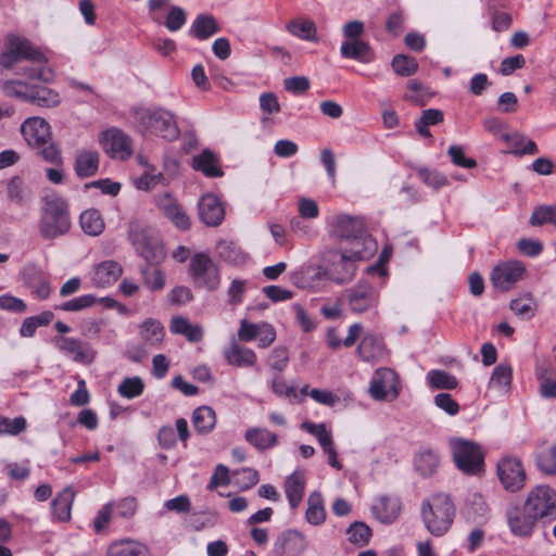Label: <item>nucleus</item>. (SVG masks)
Wrapping results in <instances>:
<instances>
[{"label":"nucleus","mask_w":556,"mask_h":556,"mask_svg":"<svg viewBox=\"0 0 556 556\" xmlns=\"http://www.w3.org/2000/svg\"><path fill=\"white\" fill-rule=\"evenodd\" d=\"M348 540L356 546H365L371 538V529L362 521L353 522L346 530Z\"/></svg>","instance_id":"48"},{"label":"nucleus","mask_w":556,"mask_h":556,"mask_svg":"<svg viewBox=\"0 0 556 556\" xmlns=\"http://www.w3.org/2000/svg\"><path fill=\"white\" fill-rule=\"evenodd\" d=\"M123 274L122 265L113 260L97 264L91 271V282L97 288H106L118 280Z\"/></svg>","instance_id":"19"},{"label":"nucleus","mask_w":556,"mask_h":556,"mask_svg":"<svg viewBox=\"0 0 556 556\" xmlns=\"http://www.w3.org/2000/svg\"><path fill=\"white\" fill-rule=\"evenodd\" d=\"M502 140L507 144L509 152L516 155H533L538 153L536 143L518 131L503 134Z\"/></svg>","instance_id":"28"},{"label":"nucleus","mask_w":556,"mask_h":556,"mask_svg":"<svg viewBox=\"0 0 556 556\" xmlns=\"http://www.w3.org/2000/svg\"><path fill=\"white\" fill-rule=\"evenodd\" d=\"M26 428L27 421L23 416L13 419L0 416V435H17L25 431Z\"/></svg>","instance_id":"54"},{"label":"nucleus","mask_w":556,"mask_h":556,"mask_svg":"<svg viewBox=\"0 0 556 556\" xmlns=\"http://www.w3.org/2000/svg\"><path fill=\"white\" fill-rule=\"evenodd\" d=\"M28 102L41 108H55L61 103L58 91L46 86H30Z\"/></svg>","instance_id":"33"},{"label":"nucleus","mask_w":556,"mask_h":556,"mask_svg":"<svg viewBox=\"0 0 556 556\" xmlns=\"http://www.w3.org/2000/svg\"><path fill=\"white\" fill-rule=\"evenodd\" d=\"M223 355L229 365L236 367H252L257 361L253 350L240 345L236 340H232L229 346L224 349Z\"/></svg>","instance_id":"22"},{"label":"nucleus","mask_w":556,"mask_h":556,"mask_svg":"<svg viewBox=\"0 0 556 556\" xmlns=\"http://www.w3.org/2000/svg\"><path fill=\"white\" fill-rule=\"evenodd\" d=\"M417 174L425 185L433 189H439L448 184L447 178L435 169L419 167Z\"/></svg>","instance_id":"55"},{"label":"nucleus","mask_w":556,"mask_h":556,"mask_svg":"<svg viewBox=\"0 0 556 556\" xmlns=\"http://www.w3.org/2000/svg\"><path fill=\"white\" fill-rule=\"evenodd\" d=\"M340 53L344 59L361 63H369L374 58L370 45L363 39L344 40L340 47Z\"/></svg>","instance_id":"25"},{"label":"nucleus","mask_w":556,"mask_h":556,"mask_svg":"<svg viewBox=\"0 0 556 556\" xmlns=\"http://www.w3.org/2000/svg\"><path fill=\"white\" fill-rule=\"evenodd\" d=\"M169 330L174 334L185 337L191 343L201 342L204 336L203 329L199 324H192L180 315L174 316L170 319Z\"/></svg>","instance_id":"26"},{"label":"nucleus","mask_w":556,"mask_h":556,"mask_svg":"<svg viewBox=\"0 0 556 556\" xmlns=\"http://www.w3.org/2000/svg\"><path fill=\"white\" fill-rule=\"evenodd\" d=\"M371 510L380 522L392 523L399 518L402 504L396 496L382 495L375 501Z\"/></svg>","instance_id":"20"},{"label":"nucleus","mask_w":556,"mask_h":556,"mask_svg":"<svg viewBox=\"0 0 556 556\" xmlns=\"http://www.w3.org/2000/svg\"><path fill=\"white\" fill-rule=\"evenodd\" d=\"M302 428L316 437L321 448L333 444L331 433L326 429L325 424H313L309 421H304L302 424Z\"/></svg>","instance_id":"56"},{"label":"nucleus","mask_w":556,"mask_h":556,"mask_svg":"<svg viewBox=\"0 0 556 556\" xmlns=\"http://www.w3.org/2000/svg\"><path fill=\"white\" fill-rule=\"evenodd\" d=\"M236 482L242 490H249L252 486L256 485L260 476L258 472L252 468H242L240 470L235 471Z\"/></svg>","instance_id":"60"},{"label":"nucleus","mask_w":556,"mask_h":556,"mask_svg":"<svg viewBox=\"0 0 556 556\" xmlns=\"http://www.w3.org/2000/svg\"><path fill=\"white\" fill-rule=\"evenodd\" d=\"M326 515L321 494L319 492H313L307 500V509L305 513L306 521L312 526H320L325 522Z\"/></svg>","instance_id":"37"},{"label":"nucleus","mask_w":556,"mask_h":556,"mask_svg":"<svg viewBox=\"0 0 556 556\" xmlns=\"http://www.w3.org/2000/svg\"><path fill=\"white\" fill-rule=\"evenodd\" d=\"M510 309L523 319H530L535 315L536 302L530 295L526 294L510 301Z\"/></svg>","instance_id":"45"},{"label":"nucleus","mask_w":556,"mask_h":556,"mask_svg":"<svg viewBox=\"0 0 556 556\" xmlns=\"http://www.w3.org/2000/svg\"><path fill=\"white\" fill-rule=\"evenodd\" d=\"M23 61L33 62L30 66L21 67L23 75L27 78L43 81L50 79L51 73L43 66L42 53L35 50L27 40L10 35L1 54L0 66L10 70Z\"/></svg>","instance_id":"1"},{"label":"nucleus","mask_w":556,"mask_h":556,"mask_svg":"<svg viewBox=\"0 0 556 556\" xmlns=\"http://www.w3.org/2000/svg\"><path fill=\"white\" fill-rule=\"evenodd\" d=\"M357 353L366 362L379 358L383 354L381 339L375 333H366L358 344Z\"/></svg>","instance_id":"34"},{"label":"nucleus","mask_w":556,"mask_h":556,"mask_svg":"<svg viewBox=\"0 0 556 556\" xmlns=\"http://www.w3.org/2000/svg\"><path fill=\"white\" fill-rule=\"evenodd\" d=\"M2 89L9 97L18 98L25 101L29 100L30 86L21 80H8L3 83Z\"/></svg>","instance_id":"58"},{"label":"nucleus","mask_w":556,"mask_h":556,"mask_svg":"<svg viewBox=\"0 0 556 556\" xmlns=\"http://www.w3.org/2000/svg\"><path fill=\"white\" fill-rule=\"evenodd\" d=\"M329 227L332 236L346 243L366 231L365 224L361 218L344 214L334 216L330 220Z\"/></svg>","instance_id":"16"},{"label":"nucleus","mask_w":556,"mask_h":556,"mask_svg":"<svg viewBox=\"0 0 556 556\" xmlns=\"http://www.w3.org/2000/svg\"><path fill=\"white\" fill-rule=\"evenodd\" d=\"M21 132L27 144L33 148L43 147L51 136L49 123L39 116L25 119L21 125Z\"/></svg>","instance_id":"15"},{"label":"nucleus","mask_w":556,"mask_h":556,"mask_svg":"<svg viewBox=\"0 0 556 556\" xmlns=\"http://www.w3.org/2000/svg\"><path fill=\"white\" fill-rule=\"evenodd\" d=\"M199 216L207 226L219 225L225 216V210L220 201L214 194L203 195L199 202Z\"/></svg>","instance_id":"21"},{"label":"nucleus","mask_w":556,"mask_h":556,"mask_svg":"<svg viewBox=\"0 0 556 556\" xmlns=\"http://www.w3.org/2000/svg\"><path fill=\"white\" fill-rule=\"evenodd\" d=\"M305 488V473L296 470L285 482V492L292 508H296L302 501Z\"/></svg>","instance_id":"32"},{"label":"nucleus","mask_w":556,"mask_h":556,"mask_svg":"<svg viewBox=\"0 0 556 556\" xmlns=\"http://www.w3.org/2000/svg\"><path fill=\"white\" fill-rule=\"evenodd\" d=\"M144 383L140 377H127L118 384L117 391L121 396L131 400L142 394Z\"/></svg>","instance_id":"50"},{"label":"nucleus","mask_w":556,"mask_h":556,"mask_svg":"<svg viewBox=\"0 0 556 556\" xmlns=\"http://www.w3.org/2000/svg\"><path fill=\"white\" fill-rule=\"evenodd\" d=\"M100 144L104 152L118 160H127L132 152L130 138L117 128L104 130L100 136Z\"/></svg>","instance_id":"11"},{"label":"nucleus","mask_w":556,"mask_h":556,"mask_svg":"<svg viewBox=\"0 0 556 556\" xmlns=\"http://www.w3.org/2000/svg\"><path fill=\"white\" fill-rule=\"evenodd\" d=\"M280 555L300 554L306 548L305 536L295 530L285 532L277 542Z\"/></svg>","instance_id":"31"},{"label":"nucleus","mask_w":556,"mask_h":556,"mask_svg":"<svg viewBox=\"0 0 556 556\" xmlns=\"http://www.w3.org/2000/svg\"><path fill=\"white\" fill-rule=\"evenodd\" d=\"M507 520L509 529L515 535L528 536L532 533L539 519L533 514H530L523 504L522 508L515 506L508 509Z\"/></svg>","instance_id":"18"},{"label":"nucleus","mask_w":556,"mask_h":556,"mask_svg":"<svg viewBox=\"0 0 556 556\" xmlns=\"http://www.w3.org/2000/svg\"><path fill=\"white\" fill-rule=\"evenodd\" d=\"M392 67L400 76H412L418 70L417 61L404 54H397L392 60Z\"/></svg>","instance_id":"53"},{"label":"nucleus","mask_w":556,"mask_h":556,"mask_svg":"<svg viewBox=\"0 0 556 556\" xmlns=\"http://www.w3.org/2000/svg\"><path fill=\"white\" fill-rule=\"evenodd\" d=\"M465 511L471 517H483L488 511V505L480 493L470 492L465 500Z\"/></svg>","instance_id":"52"},{"label":"nucleus","mask_w":556,"mask_h":556,"mask_svg":"<svg viewBox=\"0 0 556 556\" xmlns=\"http://www.w3.org/2000/svg\"><path fill=\"white\" fill-rule=\"evenodd\" d=\"M546 223L556 226V206H540L534 210L530 217L532 226H541Z\"/></svg>","instance_id":"57"},{"label":"nucleus","mask_w":556,"mask_h":556,"mask_svg":"<svg viewBox=\"0 0 556 556\" xmlns=\"http://www.w3.org/2000/svg\"><path fill=\"white\" fill-rule=\"evenodd\" d=\"M497 477L503 488L511 493L520 491L526 484V470L521 462L511 456L497 463Z\"/></svg>","instance_id":"10"},{"label":"nucleus","mask_w":556,"mask_h":556,"mask_svg":"<svg viewBox=\"0 0 556 556\" xmlns=\"http://www.w3.org/2000/svg\"><path fill=\"white\" fill-rule=\"evenodd\" d=\"M53 342L60 352L76 363L90 364L94 359V351L76 338L55 337Z\"/></svg>","instance_id":"17"},{"label":"nucleus","mask_w":556,"mask_h":556,"mask_svg":"<svg viewBox=\"0 0 556 556\" xmlns=\"http://www.w3.org/2000/svg\"><path fill=\"white\" fill-rule=\"evenodd\" d=\"M7 190L8 198L16 205H23L29 200V195L24 187L23 180L17 176L9 180Z\"/></svg>","instance_id":"51"},{"label":"nucleus","mask_w":556,"mask_h":556,"mask_svg":"<svg viewBox=\"0 0 556 556\" xmlns=\"http://www.w3.org/2000/svg\"><path fill=\"white\" fill-rule=\"evenodd\" d=\"M539 468L548 475H556V445L548 447L538 456Z\"/></svg>","instance_id":"59"},{"label":"nucleus","mask_w":556,"mask_h":556,"mask_svg":"<svg viewBox=\"0 0 556 556\" xmlns=\"http://www.w3.org/2000/svg\"><path fill=\"white\" fill-rule=\"evenodd\" d=\"M456 467L465 475L480 476L484 471V454L477 443L462 438L450 441Z\"/></svg>","instance_id":"6"},{"label":"nucleus","mask_w":556,"mask_h":556,"mask_svg":"<svg viewBox=\"0 0 556 556\" xmlns=\"http://www.w3.org/2000/svg\"><path fill=\"white\" fill-rule=\"evenodd\" d=\"M192 166L194 169L201 170L207 177H219L223 175L217 159L211 151H204L195 155L192 160Z\"/></svg>","instance_id":"40"},{"label":"nucleus","mask_w":556,"mask_h":556,"mask_svg":"<svg viewBox=\"0 0 556 556\" xmlns=\"http://www.w3.org/2000/svg\"><path fill=\"white\" fill-rule=\"evenodd\" d=\"M186 21V12L180 7H173L167 14L165 26L170 31H177L185 25Z\"/></svg>","instance_id":"63"},{"label":"nucleus","mask_w":556,"mask_h":556,"mask_svg":"<svg viewBox=\"0 0 556 556\" xmlns=\"http://www.w3.org/2000/svg\"><path fill=\"white\" fill-rule=\"evenodd\" d=\"M364 31L365 25L358 20L350 21L342 27V34L345 40L362 39Z\"/></svg>","instance_id":"64"},{"label":"nucleus","mask_w":556,"mask_h":556,"mask_svg":"<svg viewBox=\"0 0 556 556\" xmlns=\"http://www.w3.org/2000/svg\"><path fill=\"white\" fill-rule=\"evenodd\" d=\"M98 303V298L93 294H83L65 301L55 306V309L63 312H83L87 308L94 306Z\"/></svg>","instance_id":"46"},{"label":"nucleus","mask_w":556,"mask_h":556,"mask_svg":"<svg viewBox=\"0 0 556 556\" xmlns=\"http://www.w3.org/2000/svg\"><path fill=\"white\" fill-rule=\"evenodd\" d=\"M325 276L336 283L349 282L356 271V263L342 249L329 251Z\"/></svg>","instance_id":"9"},{"label":"nucleus","mask_w":556,"mask_h":556,"mask_svg":"<svg viewBox=\"0 0 556 556\" xmlns=\"http://www.w3.org/2000/svg\"><path fill=\"white\" fill-rule=\"evenodd\" d=\"M379 294L368 281H359L346 291L349 307L353 313L361 314L378 303Z\"/></svg>","instance_id":"13"},{"label":"nucleus","mask_w":556,"mask_h":556,"mask_svg":"<svg viewBox=\"0 0 556 556\" xmlns=\"http://www.w3.org/2000/svg\"><path fill=\"white\" fill-rule=\"evenodd\" d=\"M160 206L165 216L179 229L186 230L190 227V219L184 208L169 194L160 200Z\"/></svg>","instance_id":"27"},{"label":"nucleus","mask_w":556,"mask_h":556,"mask_svg":"<svg viewBox=\"0 0 556 556\" xmlns=\"http://www.w3.org/2000/svg\"><path fill=\"white\" fill-rule=\"evenodd\" d=\"M286 28L290 34L300 39L317 41V28L312 20L294 18L287 24Z\"/></svg>","instance_id":"38"},{"label":"nucleus","mask_w":556,"mask_h":556,"mask_svg":"<svg viewBox=\"0 0 556 556\" xmlns=\"http://www.w3.org/2000/svg\"><path fill=\"white\" fill-rule=\"evenodd\" d=\"M440 456L433 450H422L415 458V468L421 476H431L439 467Z\"/></svg>","instance_id":"41"},{"label":"nucleus","mask_w":556,"mask_h":556,"mask_svg":"<svg viewBox=\"0 0 556 556\" xmlns=\"http://www.w3.org/2000/svg\"><path fill=\"white\" fill-rule=\"evenodd\" d=\"M192 425L200 434L210 433L216 425V415L210 406H200L192 413Z\"/></svg>","instance_id":"36"},{"label":"nucleus","mask_w":556,"mask_h":556,"mask_svg":"<svg viewBox=\"0 0 556 556\" xmlns=\"http://www.w3.org/2000/svg\"><path fill=\"white\" fill-rule=\"evenodd\" d=\"M426 529L434 536H443L451 529L456 508L447 494H435L424 501L420 508Z\"/></svg>","instance_id":"2"},{"label":"nucleus","mask_w":556,"mask_h":556,"mask_svg":"<svg viewBox=\"0 0 556 556\" xmlns=\"http://www.w3.org/2000/svg\"><path fill=\"white\" fill-rule=\"evenodd\" d=\"M513 369L510 365L501 363L492 372L489 386L503 392H508L511 387Z\"/></svg>","instance_id":"43"},{"label":"nucleus","mask_w":556,"mask_h":556,"mask_svg":"<svg viewBox=\"0 0 556 556\" xmlns=\"http://www.w3.org/2000/svg\"><path fill=\"white\" fill-rule=\"evenodd\" d=\"M108 556H148L144 544L130 539L112 542L106 551Z\"/></svg>","instance_id":"30"},{"label":"nucleus","mask_w":556,"mask_h":556,"mask_svg":"<svg viewBox=\"0 0 556 556\" xmlns=\"http://www.w3.org/2000/svg\"><path fill=\"white\" fill-rule=\"evenodd\" d=\"M397 375L390 368L377 369L370 381L369 392L375 400L395 399L399 395Z\"/></svg>","instance_id":"12"},{"label":"nucleus","mask_w":556,"mask_h":556,"mask_svg":"<svg viewBox=\"0 0 556 556\" xmlns=\"http://www.w3.org/2000/svg\"><path fill=\"white\" fill-rule=\"evenodd\" d=\"M219 31L216 20L208 14H199L192 22L190 33L200 40H205Z\"/></svg>","instance_id":"35"},{"label":"nucleus","mask_w":556,"mask_h":556,"mask_svg":"<svg viewBox=\"0 0 556 556\" xmlns=\"http://www.w3.org/2000/svg\"><path fill=\"white\" fill-rule=\"evenodd\" d=\"M38 229L45 240H53L68 232L71 217L65 199L60 195H51L46 199L41 208Z\"/></svg>","instance_id":"3"},{"label":"nucleus","mask_w":556,"mask_h":556,"mask_svg":"<svg viewBox=\"0 0 556 556\" xmlns=\"http://www.w3.org/2000/svg\"><path fill=\"white\" fill-rule=\"evenodd\" d=\"M100 163L99 152L96 150H80L76 153L74 162L75 174L79 178L92 177L98 173Z\"/></svg>","instance_id":"24"},{"label":"nucleus","mask_w":556,"mask_h":556,"mask_svg":"<svg viewBox=\"0 0 556 556\" xmlns=\"http://www.w3.org/2000/svg\"><path fill=\"white\" fill-rule=\"evenodd\" d=\"M128 237L136 252L151 264H160L165 251L159 233L152 227L134 220L129 224Z\"/></svg>","instance_id":"5"},{"label":"nucleus","mask_w":556,"mask_h":556,"mask_svg":"<svg viewBox=\"0 0 556 556\" xmlns=\"http://www.w3.org/2000/svg\"><path fill=\"white\" fill-rule=\"evenodd\" d=\"M83 231L89 236H99L104 230V222L98 210H86L79 218Z\"/></svg>","instance_id":"42"},{"label":"nucleus","mask_w":556,"mask_h":556,"mask_svg":"<svg viewBox=\"0 0 556 556\" xmlns=\"http://www.w3.org/2000/svg\"><path fill=\"white\" fill-rule=\"evenodd\" d=\"M218 255L228 263H238L242 260L240 249L229 241H222L217 245Z\"/></svg>","instance_id":"61"},{"label":"nucleus","mask_w":556,"mask_h":556,"mask_svg":"<svg viewBox=\"0 0 556 556\" xmlns=\"http://www.w3.org/2000/svg\"><path fill=\"white\" fill-rule=\"evenodd\" d=\"M190 276L194 283L210 291L216 290L220 282L219 268L205 253H195L189 264Z\"/></svg>","instance_id":"8"},{"label":"nucleus","mask_w":556,"mask_h":556,"mask_svg":"<svg viewBox=\"0 0 556 556\" xmlns=\"http://www.w3.org/2000/svg\"><path fill=\"white\" fill-rule=\"evenodd\" d=\"M75 497V492L72 488H65L52 502L53 515L60 521H66L71 517L72 504Z\"/></svg>","instance_id":"39"},{"label":"nucleus","mask_w":556,"mask_h":556,"mask_svg":"<svg viewBox=\"0 0 556 556\" xmlns=\"http://www.w3.org/2000/svg\"><path fill=\"white\" fill-rule=\"evenodd\" d=\"M140 274L146 287L151 291H161L165 287V274L160 268H150L143 266L140 268Z\"/></svg>","instance_id":"47"},{"label":"nucleus","mask_w":556,"mask_h":556,"mask_svg":"<svg viewBox=\"0 0 556 556\" xmlns=\"http://www.w3.org/2000/svg\"><path fill=\"white\" fill-rule=\"evenodd\" d=\"M521 262L510 261L495 266L491 273V281L494 288L508 291L519 281L525 273Z\"/></svg>","instance_id":"14"},{"label":"nucleus","mask_w":556,"mask_h":556,"mask_svg":"<svg viewBox=\"0 0 556 556\" xmlns=\"http://www.w3.org/2000/svg\"><path fill=\"white\" fill-rule=\"evenodd\" d=\"M135 122L140 131L172 141L179 137L174 114L165 109L139 108L134 111Z\"/></svg>","instance_id":"4"},{"label":"nucleus","mask_w":556,"mask_h":556,"mask_svg":"<svg viewBox=\"0 0 556 556\" xmlns=\"http://www.w3.org/2000/svg\"><path fill=\"white\" fill-rule=\"evenodd\" d=\"M154 169L147 170L138 179L135 180V186L139 190L149 191L157 184L163 182L164 176L162 173L154 174Z\"/></svg>","instance_id":"62"},{"label":"nucleus","mask_w":556,"mask_h":556,"mask_svg":"<svg viewBox=\"0 0 556 556\" xmlns=\"http://www.w3.org/2000/svg\"><path fill=\"white\" fill-rule=\"evenodd\" d=\"M427 380L433 389L453 390L457 387V379L444 370H430L427 374Z\"/></svg>","instance_id":"49"},{"label":"nucleus","mask_w":556,"mask_h":556,"mask_svg":"<svg viewBox=\"0 0 556 556\" xmlns=\"http://www.w3.org/2000/svg\"><path fill=\"white\" fill-rule=\"evenodd\" d=\"M349 248H343L345 253H349L350 258L355 263L361 260H367L371 257L376 250L377 244L367 230L348 242Z\"/></svg>","instance_id":"23"},{"label":"nucleus","mask_w":556,"mask_h":556,"mask_svg":"<svg viewBox=\"0 0 556 556\" xmlns=\"http://www.w3.org/2000/svg\"><path fill=\"white\" fill-rule=\"evenodd\" d=\"M525 505L539 520L556 519V492L551 486L540 484L532 488L525 501Z\"/></svg>","instance_id":"7"},{"label":"nucleus","mask_w":556,"mask_h":556,"mask_svg":"<svg viewBox=\"0 0 556 556\" xmlns=\"http://www.w3.org/2000/svg\"><path fill=\"white\" fill-rule=\"evenodd\" d=\"M164 334V327L155 319H147L140 326V336L148 344L154 345L161 343Z\"/></svg>","instance_id":"44"},{"label":"nucleus","mask_w":556,"mask_h":556,"mask_svg":"<svg viewBox=\"0 0 556 556\" xmlns=\"http://www.w3.org/2000/svg\"><path fill=\"white\" fill-rule=\"evenodd\" d=\"M245 441L257 448L266 451L277 445L278 437L266 428H249L244 434Z\"/></svg>","instance_id":"29"}]
</instances>
